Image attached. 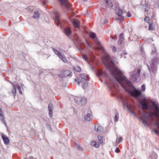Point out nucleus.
<instances>
[{"mask_svg":"<svg viewBox=\"0 0 159 159\" xmlns=\"http://www.w3.org/2000/svg\"><path fill=\"white\" fill-rule=\"evenodd\" d=\"M102 61L106 67L109 70L114 78L110 79L107 84L109 88H116L115 84L117 81L120 84L125 90L133 97L136 98L141 94L140 90L136 89L130 82L122 74L121 72L117 67L109 56L107 54L102 59Z\"/></svg>","mask_w":159,"mask_h":159,"instance_id":"1","label":"nucleus"},{"mask_svg":"<svg viewBox=\"0 0 159 159\" xmlns=\"http://www.w3.org/2000/svg\"><path fill=\"white\" fill-rule=\"evenodd\" d=\"M139 102L142 105V107L146 110L153 109V107L155 112H150L147 113L143 112L141 116V119L143 124L145 125H147V121L149 116L154 117L156 118L159 117V105L155 102L149 101L145 98H143L139 101ZM156 125L159 128V122H157Z\"/></svg>","mask_w":159,"mask_h":159,"instance_id":"2","label":"nucleus"},{"mask_svg":"<svg viewBox=\"0 0 159 159\" xmlns=\"http://www.w3.org/2000/svg\"><path fill=\"white\" fill-rule=\"evenodd\" d=\"M89 80V78L88 75L84 74H81L80 76L75 79V81L78 84L80 85L84 89H85L88 87Z\"/></svg>","mask_w":159,"mask_h":159,"instance_id":"3","label":"nucleus"},{"mask_svg":"<svg viewBox=\"0 0 159 159\" xmlns=\"http://www.w3.org/2000/svg\"><path fill=\"white\" fill-rule=\"evenodd\" d=\"M139 75L140 70L139 69H135L134 71L132 72L130 75L132 80L137 82H138L140 80Z\"/></svg>","mask_w":159,"mask_h":159,"instance_id":"4","label":"nucleus"},{"mask_svg":"<svg viewBox=\"0 0 159 159\" xmlns=\"http://www.w3.org/2000/svg\"><path fill=\"white\" fill-rule=\"evenodd\" d=\"M116 12V14L119 17L117 19L120 20H123L126 15V12L120 8L118 9Z\"/></svg>","mask_w":159,"mask_h":159,"instance_id":"5","label":"nucleus"},{"mask_svg":"<svg viewBox=\"0 0 159 159\" xmlns=\"http://www.w3.org/2000/svg\"><path fill=\"white\" fill-rule=\"evenodd\" d=\"M74 100L76 103H77L81 106L85 105L87 102L86 98L83 97H75L74 98Z\"/></svg>","mask_w":159,"mask_h":159,"instance_id":"6","label":"nucleus"},{"mask_svg":"<svg viewBox=\"0 0 159 159\" xmlns=\"http://www.w3.org/2000/svg\"><path fill=\"white\" fill-rule=\"evenodd\" d=\"M52 50L54 53L57 55L59 58L65 63H67L68 61L66 59L65 56L61 54L58 50L54 48L52 49Z\"/></svg>","mask_w":159,"mask_h":159,"instance_id":"7","label":"nucleus"},{"mask_svg":"<svg viewBox=\"0 0 159 159\" xmlns=\"http://www.w3.org/2000/svg\"><path fill=\"white\" fill-rule=\"evenodd\" d=\"M82 58L88 62H91L94 60V56L93 54H89L87 56L85 55H83Z\"/></svg>","mask_w":159,"mask_h":159,"instance_id":"8","label":"nucleus"},{"mask_svg":"<svg viewBox=\"0 0 159 159\" xmlns=\"http://www.w3.org/2000/svg\"><path fill=\"white\" fill-rule=\"evenodd\" d=\"M59 1L61 5L67 8H70V4L69 2H68V0H59Z\"/></svg>","mask_w":159,"mask_h":159,"instance_id":"9","label":"nucleus"},{"mask_svg":"<svg viewBox=\"0 0 159 159\" xmlns=\"http://www.w3.org/2000/svg\"><path fill=\"white\" fill-rule=\"evenodd\" d=\"M55 17L54 18V20L57 24L58 26H59L61 27V22L59 19V14L57 12H56L55 14Z\"/></svg>","mask_w":159,"mask_h":159,"instance_id":"10","label":"nucleus"},{"mask_svg":"<svg viewBox=\"0 0 159 159\" xmlns=\"http://www.w3.org/2000/svg\"><path fill=\"white\" fill-rule=\"evenodd\" d=\"M1 136L5 144L6 145L8 144L9 143V140L8 137L3 133L1 134Z\"/></svg>","mask_w":159,"mask_h":159,"instance_id":"11","label":"nucleus"},{"mask_svg":"<svg viewBox=\"0 0 159 159\" xmlns=\"http://www.w3.org/2000/svg\"><path fill=\"white\" fill-rule=\"evenodd\" d=\"M73 25L75 27L79 28L80 26V21L77 19H74L72 21Z\"/></svg>","mask_w":159,"mask_h":159,"instance_id":"12","label":"nucleus"},{"mask_svg":"<svg viewBox=\"0 0 159 159\" xmlns=\"http://www.w3.org/2000/svg\"><path fill=\"white\" fill-rule=\"evenodd\" d=\"M62 74L64 76H71L72 75V72L70 70H64Z\"/></svg>","mask_w":159,"mask_h":159,"instance_id":"13","label":"nucleus"},{"mask_svg":"<svg viewBox=\"0 0 159 159\" xmlns=\"http://www.w3.org/2000/svg\"><path fill=\"white\" fill-rule=\"evenodd\" d=\"M124 106L126 107L130 111V112L133 114H134V112L132 111L130 109V107L128 104L127 102L125 101L124 100H121Z\"/></svg>","mask_w":159,"mask_h":159,"instance_id":"14","label":"nucleus"},{"mask_svg":"<svg viewBox=\"0 0 159 159\" xmlns=\"http://www.w3.org/2000/svg\"><path fill=\"white\" fill-rule=\"evenodd\" d=\"M95 130L96 131L101 132L103 130V128L99 124H97L95 126Z\"/></svg>","mask_w":159,"mask_h":159,"instance_id":"15","label":"nucleus"},{"mask_svg":"<svg viewBox=\"0 0 159 159\" xmlns=\"http://www.w3.org/2000/svg\"><path fill=\"white\" fill-rule=\"evenodd\" d=\"M53 107L52 106V104L51 103H50L48 105V109L49 111V114L50 116H51L52 115V111L53 110Z\"/></svg>","mask_w":159,"mask_h":159,"instance_id":"16","label":"nucleus"},{"mask_svg":"<svg viewBox=\"0 0 159 159\" xmlns=\"http://www.w3.org/2000/svg\"><path fill=\"white\" fill-rule=\"evenodd\" d=\"M106 7L111 8L113 7L112 3L110 0H106Z\"/></svg>","mask_w":159,"mask_h":159,"instance_id":"17","label":"nucleus"},{"mask_svg":"<svg viewBox=\"0 0 159 159\" xmlns=\"http://www.w3.org/2000/svg\"><path fill=\"white\" fill-rule=\"evenodd\" d=\"M85 119L87 121H90L92 119L91 114L89 113L87 114L84 117Z\"/></svg>","mask_w":159,"mask_h":159,"instance_id":"18","label":"nucleus"},{"mask_svg":"<svg viewBox=\"0 0 159 159\" xmlns=\"http://www.w3.org/2000/svg\"><path fill=\"white\" fill-rule=\"evenodd\" d=\"M64 32L66 35L69 36L71 33V31L69 28L67 27L64 30Z\"/></svg>","mask_w":159,"mask_h":159,"instance_id":"19","label":"nucleus"},{"mask_svg":"<svg viewBox=\"0 0 159 159\" xmlns=\"http://www.w3.org/2000/svg\"><path fill=\"white\" fill-rule=\"evenodd\" d=\"M39 16V13L38 11H35L34 12V14L33 16V17L35 19H38Z\"/></svg>","mask_w":159,"mask_h":159,"instance_id":"20","label":"nucleus"},{"mask_svg":"<svg viewBox=\"0 0 159 159\" xmlns=\"http://www.w3.org/2000/svg\"><path fill=\"white\" fill-rule=\"evenodd\" d=\"M98 73L99 75H104L105 76L107 75V74L106 72L103 70H98Z\"/></svg>","mask_w":159,"mask_h":159,"instance_id":"21","label":"nucleus"},{"mask_svg":"<svg viewBox=\"0 0 159 159\" xmlns=\"http://www.w3.org/2000/svg\"><path fill=\"white\" fill-rule=\"evenodd\" d=\"M124 40V38L123 36V34H120L119 37V42L120 43V44H121Z\"/></svg>","mask_w":159,"mask_h":159,"instance_id":"22","label":"nucleus"},{"mask_svg":"<svg viewBox=\"0 0 159 159\" xmlns=\"http://www.w3.org/2000/svg\"><path fill=\"white\" fill-rule=\"evenodd\" d=\"M151 159H157V155L155 152H153L150 154L149 156Z\"/></svg>","mask_w":159,"mask_h":159,"instance_id":"23","label":"nucleus"},{"mask_svg":"<svg viewBox=\"0 0 159 159\" xmlns=\"http://www.w3.org/2000/svg\"><path fill=\"white\" fill-rule=\"evenodd\" d=\"M91 143L93 146L96 148H98L99 146V143L96 141H93Z\"/></svg>","mask_w":159,"mask_h":159,"instance_id":"24","label":"nucleus"},{"mask_svg":"<svg viewBox=\"0 0 159 159\" xmlns=\"http://www.w3.org/2000/svg\"><path fill=\"white\" fill-rule=\"evenodd\" d=\"M16 87L15 85H13V89L12 90V93L13 94H14L16 93Z\"/></svg>","mask_w":159,"mask_h":159,"instance_id":"25","label":"nucleus"},{"mask_svg":"<svg viewBox=\"0 0 159 159\" xmlns=\"http://www.w3.org/2000/svg\"><path fill=\"white\" fill-rule=\"evenodd\" d=\"M90 36L93 39H94L96 37V34L93 32H91L89 34Z\"/></svg>","mask_w":159,"mask_h":159,"instance_id":"26","label":"nucleus"},{"mask_svg":"<svg viewBox=\"0 0 159 159\" xmlns=\"http://www.w3.org/2000/svg\"><path fill=\"white\" fill-rule=\"evenodd\" d=\"M74 70L77 72H80L81 70V68H80L78 66H75L74 67Z\"/></svg>","mask_w":159,"mask_h":159,"instance_id":"27","label":"nucleus"},{"mask_svg":"<svg viewBox=\"0 0 159 159\" xmlns=\"http://www.w3.org/2000/svg\"><path fill=\"white\" fill-rule=\"evenodd\" d=\"M0 119L2 120H3L4 118L3 116L2 115V110L0 108Z\"/></svg>","mask_w":159,"mask_h":159,"instance_id":"28","label":"nucleus"},{"mask_svg":"<svg viewBox=\"0 0 159 159\" xmlns=\"http://www.w3.org/2000/svg\"><path fill=\"white\" fill-rule=\"evenodd\" d=\"M97 43L98 45L99 46V47H98V48L102 50H103V48L102 46L100 45V42L98 41H97Z\"/></svg>","mask_w":159,"mask_h":159,"instance_id":"29","label":"nucleus"},{"mask_svg":"<svg viewBox=\"0 0 159 159\" xmlns=\"http://www.w3.org/2000/svg\"><path fill=\"white\" fill-rule=\"evenodd\" d=\"M98 141L100 143H102V137L100 136H98Z\"/></svg>","mask_w":159,"mask_h":159,"instance_id":"30","label":"nucleus"},{"mask_svg":"<svg viewBox=\"0 0 159 159\" xmlns=\"http://www.w3.org/2000/svg\"><path fill=\"white\" fill-rule=\"evenodd\" d=\"M16 87H17V88L18 89V90L19 91V93L20 94H21L22 93V91L20 90L21 88H20V86L19 85H17L16 86Z\"/></svg>","mask_w":159,"mask_h":159,"instance_id":"31","label":"nucleus"},{"mask_svg":"<svg viewBox=\"0 0 159 159\" xmlns=\"http://www.w3.org/2000/svg\"><path fill=\"white\" fill-rule=\"evenodd\" d=\"M154 28L153 27V25L151 24L149 26V30H154Z\"/></svg>","mask_w":159,"mask_h":159,"instance_id":"32","label":"nucleus"},{"mask_svg":"<svg viewBox=\"0 0 159 159\" xmlns=\"http://www.w3.org/2000/svg\"><path fill=\"white\" fill-rule=\"evenodd\" d=\"M119 119V116L118 114H116L115 117V121L116 122L117 121L118 119Z\"/></svg>","mask_w":159,"mask_h":159,"instance_id":"33","label":"nucleus"},{"mask_svg":"<svg viewBox=\"0 0 159 159\" xmlns=\"http://www.w3.org/2000/svg\"><path fill=\"white\" fill-rule=\"evenodd\" d=\"M145 11H148L149 8V6L148 4H146L145 6Z\"/></svg>","mask_w":159,"mask_h":159,"instance_id":"34","label":"nucleus"},{"mask_svg":"<svg viewBox=\"0 0 159 159\" xmlns=\"http://www.w3.org/2000/svg\"><path fill=\"white\" fill-rule=\"evenodd\" d=\"M126 15L125 16V17L127 16V17H130L131 16V15L130 12H126Z\"/></svg>","mask_w":159,"mask_h":159,"instance_id":"35","label":"nucleus"},{"mask_svg":"<svg viewBox=\"0 0 159 159\" xmlns=\"http://www.w3.org/2000/svg\"><path fill=\"white\" fill-rule=\"evenodd\" d=\"M146 89L145 86L144 85H142L141 86V89L143 91H145Z\"/></svg>","mask_w":159,"mask_h":159,"instance_id":"36","label":"nucleus"},{"mask_svg":"<svg viewBox=\"0 0 159 159\" xmlns=\"http://www.w3.org/2000/svg\"><path fill=\"white\" fill-rule=\"evenodd\" d=\"M149 20V17L148 16H146L145 18L144 21L146 22H148Z\"/></svg>","mask_w":159,"mask_h":159,"instance_id":"37","label":"nucleus"},{"mask_svg":"<svg viewBox=\"0 0 159 159\" xmlns=\"http://www.w3.org/2000/svg\"><path fill=\"white\" fill-rule=\"evenodd\" d=\"M122 137H120L118 141V143H121L122 141Z\"/></svg>","mask_w":159,"mask_h":159,"instance_id":"38","label":"nucleus"},{"mask_svg":"<svg viewBox=\"0 0 159 159\" xmlns=\"http://www.w3.org/2000/svg\"><path fill=\"white\" fill-rule=\"evenodd\" d=\"M120 150L118 148H116L115 150V152L116 153H118L120 152Z\"/></svg>","mask_w":159,"mask_h":159,"instance_id":"39","label":"nucleus"},{"mask_svg":"<svg viewBox=\"0 0 159 159\" xmlns=\"http://www.w3.org/2000/svg\"><path fill=\"white\" fill-rule=\"evenodd\" d=\"M76 146L77 148H78L79 149L81 150H83V148L78 145H76Z\"/></svg>","mask_w":159,"mask_h":159,"instance_id":"40","label":"nucleus"},{"mask_svg":"<svg viewBox=\"0 0 159 159\" xmlns=\"http://www.w3.org/2000/svg\"><path fill=\"white\" fill-rule=\"evenodd\" d=\"M154 131L156 134H158V131L156 129H154Z\"/></svg>","mask_w":159,"mask_h":159,"instance_id":"41","label":"nucleus"},{"mask_svg":"<svg viewBox=\"0 0 159 159\" xmlns=\"http://www.w3.org/2000/svg\"><path fill=\"white\" fill-rule=\"evenodd\" d=\"M112 50H113V51L114 52H116V48L114 47H113Z\"/></svg>","mask_w":159,"mask_h":159,"instance_id":"42","label":"nucleus"},{"mask_svg":"<svg viewBox=\"0 0 159 159\" xmlns=\"http://www.w3.org/2000/svg\"><path fill=\"white\" fill-rule=\"evenodd\" d=\"M155 48H153V50L152 51V54H154L155 53Z\"/></svg>","mask_w":159,"mask_h":159,"instance_id":"43","label":"nucleus"},{"mask_svg":"<svg viewBox=\"0 0 159 159\" xmlns=\"http://www.w3.org/2000/svg\"><path fill=\"white\" fill-rule=\"evenodd\" d=\"M127 53L126 52H124L122 54V55L123 56V55H125Z\"/></svg>","mask_w":159,"mask_h":159,"instance_id":"44","label":"nucleus"},{"mask_svg":"<svg viewBox=\"0 0 159 159\" xmlns=\"http://www.w3.org/2000/svg\"><path fill=\"white\" fill-rule=\"evenodd\" d=\"M60 76L61 77H63V76H61V75H60Z\"/></svg>","mask_w":159,"mask_h":159,"instance_id":"45","label":"nucleus"},{"mask_svg":"<svg viewBox=\"0 0 159 159\" xmlns=\"http://www.w3.org/2000/svg\"><path fill=\"white\" fill-rule=\"evenodd\" d=\"M83 0L84 1H87L88 0Z\"/></svg>","mask_w":159,"mask_h":159,"instance_id":"46","label":"nucleus"},{"mask_svg":"<svg viewBox=\"0 0 159 159\" xmlns=\"http://www.w3.org/2000/svg\"><path fill=\"white\" fill-rule=\"evenodd\" d=\"M116 140H117V138H116Z\"/></svg>","mask_w":159,"mask_h":159,"instance_id":"47","label":"nucleus"}]
</instances>
